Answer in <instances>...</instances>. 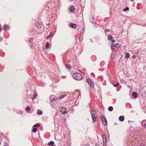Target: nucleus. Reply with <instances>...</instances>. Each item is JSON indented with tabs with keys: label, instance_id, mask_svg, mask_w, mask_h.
Returning a JSON list of instances; mask_svg holds the SVG:
<instances>
[{
	"label": "nucleus",
	"instance_id": "nucleus-43",
	"mask_svg": "<svg viewBox=\"0 0 146 146\" xmlns=\"http://www.w3.org/2000/svg\"><path fill=\"white\" fill-rule=\"evenodd\" d=\"M141 146H145V145H141Z\"/></svg>",
	"mask_w": 146,
	"mask_h": 146
},
{
	"label": "nucleus",
	"instance_id": "nucleus-2",
	"mask_svg": "<svg viewBox=\"0 0 146 146\" xmlns=\"http://www.w3.org/2000/svg\"><path fill=\"white\" fill-rule=\"evenodd\" d=\"M91 113L92 120L94 122H95L96 121V118L97 117L96 110H93L91 111Z\"/></svg>",
	"mask_w": 146,
	"mask_h": 146
},
{
	"label": "nucleus",
	"instance_id": "nucleus-26",
	"mask_svg": "<svg viewBox=\"0 0 146 146\" xmlns=\"http://www.w3.org/2000/svg\"><path fill=\"white\" fill-rule=\"evenodd\" d=\"M66 67L68 69H69L70 68V66L69 65H68V64H66Z\"/></svg>",
	"mask_w": 146,
	"mask_h": 146
},
{
	"label": "nucleus",
	"instance_id": "nucleus-10",
	"mask_svg": "<svg viewBox=\"0 0 146 146\" xmlns=\"http://www.w3.org/2000/svg\"><path fill=\"white\" fill-rule=\"evenodd\" d=\"M119 120L121 121H123L124 119V117L123 116H120L119 118Z\"/></svg>",
	"mask_w": 146,
	"mask_h": 146
},
{
	"label": "nucleus",
	"instance_id": "nucleus-35",
	"mask_svg": "<svg viewBox=\"0 0 146 146\" xmlns=\"http://www.w3.org/2000/svg\"><path fill=\"white\" fill-rule=\"evenodd\" d=\"M111 49L112 50H115V49L113 47H112V46L111 47Z\"/></svg>",
	"mask_w": 146,
	"mask_h": 146
},
{
	"label": "nucleus",
	"instance_id": "nucleus-5",
	"mask_svg": "<svg viewBox=\"0 0 146 146\" xmlns=\"http://www.w3.org/2000/svg\"><path fill=\"white\" fill-rule=\"evenodd\" d=\"M59 110L60 112L63 114H64L66 113V109L63 107L60 108Z\"/></svg>",
	"mask_w": 146,
	"mask_h": 146
},
{
	"label": "nucleus",
	"instance_id": "nucleus-23",
	"mask_svg": "<svg viewBox=\"0 0 146 146\" xmlns=\"http://www.w3.org/2000/svg\"><path fill=\"white\" fill-rule=\"evenodd\" d=\"M40 125V124L39 123H37L35 125H33V127H38Z\"/></svg>",
	"mask_w": 146,
	"mask_h": 146
},
{
	"label": "nucleus",
	"instance_id": "nucleus-1",
	"mask_svg": "<svg viewBox=\"0 0 146 146\" xmlns=\"http://www.w3.org/2000/svg\"><path fill=\"white\" fill-rule=\"evenodd\" d=\"M72 75L73 78L76 80H80L82 78V75L77 72L74 73Z\"/></svg>",
	"mask_w": 146,
	"mask_h": 146
},
{
	"label": "nucleus",
	"instance_id": "nucleus-16",
	"mask_svg": "<svg viewBox=\"0 0 146 146\" xmlns=\"http://www.w3.org/2000/svg\"><path fill=\"white\" fill-rule=\"evenodd\" d=\"M130 57V55L128 53H126L125 54V57L126 58H129Z\"/></svg>",
	"mask_w": 146,
	"mask_h": 146
},
{
	"label": "nucleus",
	"instance_id": "nucleus-11",
	"mask_svg": "<svg viewBox=\"0 0 146 146\" xmlns=\"http://www.w3.org/2000/svg\"><path fill=\"white\" fill-rule=\"evenodd\" d=\"M66 96V94L65 93H63V94H62L59 97V98L58 99H61L62 98H64Z\"/></svg>",
	"mask_w": 146,
	"mask_h": 146
},
{
	"label": "nucleus",
	"instance_id": "nucleus-47",
	"mask_svg": "<svg viewBox=\"0 0 146 146\" xmlns=\"http://www.w3.org/2000/svg\"><path fill=\"white\" fill-rule=\"evenodd\" d=\"M79 39L80 40V37H79Z\"/></svg>",
	"mask_w": 146,
	"mask_h": 146
},
{
	"label": "nucleus",
	"instance_id": "nucleus-6",
	"mask_svg": "<svg viewBox=\"0 0 146 146\" xmlns=\"http://www.w3.org/2000/svg\"><path fill=\"white\" fill-rule=\"evenodd\" d=\"M57 99L58 98L54 96H51L49 98L50 100L52 102L54 101Z\"/></svg>",
	"mask_w": 146,
	"mask_h": 146
},
{
	"label": "nucleus",
	"instance_id": "nucleus-13",
	"mask_svg": "<svg viewBox=\"0 0 146 146\" xmlns=\"http://www.w3.org/2000/svg\"><path fill=\"white\" fill-rule=\"evenodd\" d=\"M35 26L38 28H40L41 26L39 22H36L35 24Z\"/></svg>",
	"mask_w": 146,
	"mask_h": 146
},
{
	"label": "nucleus",
	"instance_id": "nucleus-44",
	"mask_svg": "<svg viewBox=\"0 0 146 146\" xmlns=\"http://www.w3.org/2000/svg\"><path fill=\"white\" fill-rule=\"evenodd\" d=\"M51 146H54V145H51Z\"/></svg>",
	"mask_w": 146,
	"mask_h": 146
},
{
	"label": "nucleus",
	"instance_id": "nucleus-14",
	"mask_svg": "<svg viewBox=\"0 0 146 146\" xmlns=\"http://www.w3.org/2000/svg\"><path fill=\"white\" fill-rule=\"evenodd\" d=\"M75 10L74 7L73 6L70 7V8L69 9V10L71 12H74Z\"/></svg>",
	"mask_w": 146,
	"mask_h": 146
},
{
	"label": "nucleus",
	"instance_id": "nucleus-21",
	"mask_svg": "<svg viewBox=\"0 0 146 146\" xmlns=\"http://www.w3.org/2000/svg\"><path fill=\"white\" fill-rule=\"evenodd\" d=\"M37 130V129L36 128L34 127L32 129L33 132L34 133L36 132Z\"/></svg>",
	"mask_w": 146,
	"mask_h": 146
},
{
	"label": "nucleus",
	"instance_id": "nucleus-4",
	"mask_svg": "<svg viewBox=\"0 0 146 146\" xmlns=\"http://www.w3.org/2000/svg\"><path fill=\"white\" fill-rule=\"evenodd\" d=\"M86 81L90 85V87L92 88H93L94 87V84L93 82L88 78L86 79Z\"/></svg>",
	"mask_w": 146,
	"mask_h": 146
},
{
	"label": "nucleus",
	"instance_id": "nucleus-41",
	"mask_svg": "<svg viewBox=\"0 0 146 146\" xmlns=\"http://www.w3.org/2000/svg\"><path fill=\"white\" fill-rule=\"evenodd\" d=\"M104 139H105V141H106V137H105V138H104Z\"/></svg>",
	"mask_w": 146,
	"mask_h": 146
},
{
	"label": "nucleus",
	"instance_id": "nucleus-33",
	"mask_svg": "<svg viewBox=\"0 0 146 146\" xmlns=\"http://www.w3.org/2000/svg\"><path fill=\"white\" fill-rule=\"evenodd\" d=\"M109 31V29H106L105 30V33L106 34V32H108Z\"/></svg>",
	"mask_w": 146,
	"mask_h": 146
},
{
	"label": "nucleus",
	"instance_id": "nucleus-40",
	"mask_svg": "<svg viewBox=\"0 0 146 146\" xmlns=\"http://www.w3.org/2000/svg\"><path fill=\"white\" fill-rule=\"evenodd\" d=\"M143 126L146 129V124H145Z\"/></svg>",
	"mask_w": 146,
	"mask_h": 146
},
{
	"label": "nucleus",
	"instance_id": "nucleus-20",
	"mask_svg": "<svg viewBox=\"0 0 146 146\" xmlns=\"http://www.w3.org/2000/svg\"><path fill=\"white\" fill-rule=\"evenodd\" d=\"M54 143L53 141H50V142H49L48 143V145H54Z\"/></svg>",
	"mask_w": 146,
	"mask_h": 146
},
{
	"label": "nucleus",
	"instance_id": "nucleus-36",
	"mask_svg": "<svg viewBox=\"0 0 146 146\" xmlns=\"http://www.w3.org/2000/svg\"><path fill=\"white\" fill-rule=\"evenodd\" d=\"M115 42V40H112L111 41V42L112 43H114Z\"/></svg>",
	"mask_w": 146,
	"mask_h": 146
},
{
	"label": "nucleus",
	"instance_id": "nucleus-32",
	"mask_svg": "<svg viewBox=\"0 0 146 146\" xmlns=\"http://www.w3.org/2000/svg\"><path fill=\"white\" fill-rule=\"evenodd\" d=\"M119 84L118 83H117V84H113V85H114V86L115 87H116Z\"/></svg>",
	"mask_w": 146,
	"mask_h": 146
},
{
	"label": "nucleus",
	"instance_id": "nucleus-8",
	"mask_svg": "<svg viewBox=\"0 0 146 146\" xmlns=\"http://www.w3.org/2000/svg\"><path fill=\"white\" fill-rule=\"evenodd\" d=\"M9 27L7 25L5 24L3 27V29L4 31L7 30L8 31L9 30Z\"/></svg>",
	"mask_w": 146,
	"mask_h": 146
},
{
	"label": "nucleus",
	"instance_id": "nucleus-12",
	"mask_svg": "<svg viewBox=\"0 0 146 146\" xmlns=\"http://www.w3.org/2000/svg\"><path fill=\"white\" fill-rule=\"evenodd\" d=\"M132 95L135 98H137L138 96V94L136 92H135L133 93Z\"/></svg>",
	"mask_w": 146,
	"mask_h": 146
},
{
	"label": "nucleus",
	"instance_id": "nucleus-45",
	"mask_svg": "<svg viewBox=\"0 0 146 146\" xmlns=\"http://www.w3.org/2000/svg\"><path fill=\"white\" fill-rule=\"evenodd\" d=\"M97 144L98 145V144L96 143V145H97Z\"/></svg>",
	"mask_w": 146,
	"mask_h": 146
},
{
	"label": "nucleus",
	"instance_id": "nucleus-37",
	"mask_svg": "<svg viewBox=\"0 0 146 146\" xmlns=\"http://www.w3.org/2000/svg\"><path fill=\"white\" fill-rule=\"evenodd\" d=\"M2 29L1 26V25H0V32H1Z\"/></svg>",
	"mask_w": 146,
	"mask_h": 146
},
{
	"label": "nucleus",
	"instance_id": "nucleus-48",
	"mask_svg": "<svg viewBox=\"0 0 146 146\" xmlns=\"http://www.w3.org/2000/svg\"><path fill=\"white\" fill-rule=\"evenodd\" d=\"M6 146V145H4V146Z\"/></svg>",
	"mask_w": 146,
	"mask_h": 146
},
{
	"label": "nucleus",
	"instance_id": "nucleus-7",
	"mask_svg": "<svg viewBox=\"0 0 146 146\" xmlns=\"http://www.w3.org/2000/svg\"><path fill=\"white\" fill-rule=\"evenodd\" d=\"M70 27H72V28H76L77 27V25L76 24H73L72 23H70L69 24Z\"/></svg>",
	"mask_w": 146,
	"mask_h": 146
},
{
	"label": "nucleus",
	"instance_id": "nucleus-15",
	"mask_svg": "<svg viewBox=\"0 0 146 146\" xmlns=\"http://www.w3.org/2000/svg\"><path fill=\"white\" fill-rule=\"evenodd\" d=\"M112 38H113V37L112 36L110 35L108 36V39L110 40V41H111L112 39Z\"/></svg>",
	"mask_w": 146,
	"mask_h": 146
},
{
	"label": "nucleus",
	"instance_id": "nucleus-24",
	"mask_svg": "<svg viewBox=\"0 0 146 146\" xmlns=\"http://www.w3.org/2000/svg\"><path fill=\"white\" fill-rule=\"evenodd\" d=\"M30 110H31V109L29 107L27 106V107L26 108V110L27 111H29Z\"/></svg>",
	"mask_w": 146,
	"mask_h": 146
},
{
	"label": "nucleus",
	"instance_id": "nucleus-28",
	"mask_svg": "<svg viewBox=\"0 0 146 146\" xmlns=\"http://www.w3.org/2000/svg\"><path fill=\"white\" fill-rule=\"evenodd\" d=\"M115 57V56L114 54H112L111 55V58L112 59H113Z\"/></svg>",
	"mask_w": 146,
	"mask_h": 146
},
{
	"label": "nucleus",
	"instance_id": "nucleus-18",
	"mask_svg": "<svg viewBox=\"0 0 146 146\" xmlns=\"http://www.w3.org/2000/svg\"><path fill=\"white\" fill-rule=\"evenodd\" d=\"M113 46L115 47L118 48L119 47V44L116 43L115 44H114L113 45Z\"/></svg>",
	"mask_w": 146,
	"mask_h": 146
},
{
	"label": "nucleus",
	"instance_id": "nucleus-42",
	"mask_svg": "<svg viewBox=\"0 0 146 146\" xmlns=\"http://www.w3.org/2000/svg\"><path fill=\"white\" fill-rule=\"evenodd\" d=\"M90 40L91 41V42H92V38H91V39H90Z\"/></svg>",
	"mask_w": 146,
	"mask_h": 146
},
{
	"label": "nucleus",
	"instance_id": "nucleus-22",
	"mask_svg": "<svg viewBox=\"0 0 146 146\" xmlns=\"http://www.w3.org/2000/svg\"><path fill=\"white\" fill-rule=\"evenodd\" d=\"M37 111H38V115H41L42 114L43 112L42 111H41L39 112L40 110L39 109Z\"/></svg>",
	"mask_w": 146,
	"mask_h": 146
},
{
	"label": "nucleus",
	"instance_id": "nucleus-25",
	"mask_svg": "<svg viewBox=\"0 0 146 146\" xmlns=\"http://www.w3.org/2000/svg\"><path fill=\"white\" fill-rule=\"evenodd\" d=\"M129 9V8L128 7H126L125 8H124L123 9V10L124 11H126L128 10Z\"/></svg>",
	"mask_w": 146,
	"mask_h": 146
},
{
	"label": "nucleus",
	"instance_id": "nucleus-39",
	"mask_svg": "<svg viewBox=\"0 0 146 146\" xmlns=\"http://www.w3.org/2000/svg\"><path fill=\"white\" fill-rule=\"evenodd\" d=\"M143 98H145L146 96V94H144V95L142 96Z\"/></svg>",
	"mask_w": 146,
	"mask_h": 146
},
{
	"label": "nucleus",
	"instance_id": "nucleus-19",
	"mask_svg": "<svg viewBox=\"0 0 146 146\" xmlns=\"http://www.w3.org/2000/svg\"><path fill=\"white\" fill-rule=\"evenodd\" d=\"M113 108L112 106H110L108 107V110L110 111H112L113 110Z\"/></svg>",
	"mask_w": 146,
	"mask_h": 146
},
{
	"label": "nucleus",
	"instance_id": "nucleus-46",
	"mask_svg": "<svg viewBox=\"0 0 146 146\" xmlns=\"http://www.w3.org/2000/svg\"><path fill=\"white\" fill-rule=\"evenodd\" d=\"M49 36H47V38H48V37H49Z\"/></svg>",
	"mask_w": 146,
	"mask_h": 146
},
{
	"label": "nucleus",
	"instance_id": "nucleus-31",
	"mask_svg": "<svg viewBox=\"0 0 146 146\" xmlns=\"http://www.w3.org/2000/svg\"><path fill=\"white\" fill-rule=\"evenodd\" d=\"M84 29L83 28L81 31H80V33H82L83 32H84Z\"/></svg>",
	"mask_w": 146,
	"mask_h": 146
},
{
	"label": "nucleus",
	"instance_id": "nucleus-27",
	"mask_svg": "<svg viewBox=\"0 0 146 146\" xmlns=\"http://www.w3.org/2000/svg\"><path fill=\"white\" fill-rule=\"evenodd\" d=\"M33 41V38H31L29 40V42H30V43H32Z\"/></svg>",
	"mask_w": 146,
	"mask_h": 146
},
{
	"label": "nucleus",
	"instance_id": "nucleus-38",
	"mask_svg": "<svg viewBox=\"0 0 146 146\" xmlns=\"http://www.w3.org/2000/svg\"><path fill=\"white\" fill-rule=\"evenodd\" d=\"M102 138H103V143H104H104H105V142L104 141V140H105V139H104V137H102Z\"/></svg>",
	"mask_w": 146,
	"mask_h": 146
},
{
	"label": "nucleus",
	"instance_id": "nucleus-3",
	"mask_svg": "<svg viewBox=\"0 0 146 146\" xmlns=\"http://www.w3.org/2000/svg\"><path fill=\"white\" fill-rule=\"evenodd\" d=\"M101 119L102 120V123H104L105 126L107 125V122L105 116L102 115L101 117Z\"/></svg>",
	"mask_w": 146,
	"mask_h": 146
},
{
	"label": "nucleus",
	"instance_id": "nucleus-17",
	"mask_svg": "<svg viewBox=\"0 0 146 146\" xmlns=\"http://www.w3.org/2000/svg\"><path fill=\"white\" fill-rule=\"evenodd\" d=\"M50 44L48 42H46L45 47L46 48L48 49L49 48Z\"/></svg>",
	"mask_w": 146,
	"mask_h": 146
},
{
	"label": "nucleus",
	"instance_id": "nucleus-29",
	"mask_svg": "<svg viewBox=\"0 0 146 146\" xmlns=\"http://www.w3.org/2000/svg\"><path fill=\"white\" fill-rule=\"evenodd\" d=\"M29 45L30 47L31 48H32L33 47L32 43H30V44Z\"/></svg>",
	"mask_w": 146,
	"mask_h": 146
},
{
	"label": "nucleus",
	"instance_id": "nucleus-34",
	"mask_svg": "<svg viewBox=\"0 0 146 146\" xmlns=\"http://www.w3.org/2000/svg\"><path fill=\"white\" fill-rule=\"evenodd\" d=\"M136 56L135 55H133L132 56V58L133 59H135L136 58Z\"/></svg>",
	"mask_w": 146,
	"mask_h": 146
},
{
	"label": "nucleus",
	"instance_id": "nucleus-30",
	"mask_svg": "<svg viewBox=\"0 0 146 146\" xmlns=\"http://www.w3.org/2000/svg\"><path fill=\"white\" fill-rule=\"evenodd\" d=\"M35 95H34V98H33V100H34V99L36 97V96H37V95L36 94V93H35Z\"/></svg>",
	"mask_w": 146,
	"mask_h": 146
},
{
	"label": "nucleus",
	"instance_id": "nucleus-9",
	"mask_svg": "<svg viewBox=\"0 0 146 146\" xmlns=\"http://www.w3.org/2000/svg\"><path fill=\"white\" fill-rule=\"evenodd\" d=\"M90 22L93 24H95L96 23V20L93 17H92L91 18H90Z\"/></svg>",
	"mask_w": 146,
	"mask_h": 146
}]
</instances>
